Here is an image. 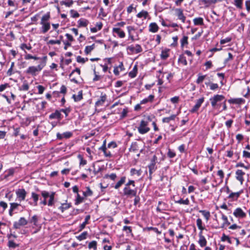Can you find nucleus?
Wrapping results in <instances>:
<instances>
[{"label": "nucleus", "instance_id": "1", "mask_svg": "<svg viewBox=\"0 0 250 250\" xmlns=\"http://www.w3.org/2000/svg\"><path fill=\"white\" fill-rule=\"evenodd\" d=\"M151 122V119L150 116H147L142 120L138 127L139 132L141 134H145L148 132L150 129L148 125Z\"/></svg>", "mask_w": 250, "mask_h": 250}, {"label": "nucleus", "instance_id": "2", "mask_svg": "<svg viewBox=\"0 0 250 250\" xmlns=\"http://www.w3.org/2000/svg\"><path fill=\"white\" fill-rule=\"evenodd\" d=\"M50 19V15L49 14H46L43 15L41 19V24L42 25V32L45 33L47 32L50 28V24L48 21Z\"/></svg>", "mask_w": 250, "mask_h": 250}, {"label": "nucleus", "instance_id": "3", "mask_svg": "<svg viewBox=\"0 0 250 250\" xmlns=\"http://www.w3.org/2000/svg\"><path fill=\"white\" fill-rule=\"evenodd\" d=\"M43 67V65L39 64L37 66H29L26 70V74H30L32 76H36L40 72Z\"/></svg>", "mask_w": 250, "mask_h": 250}, {"label": "nucleus", "instance_id": "4", "mask_svg": "<svg viewBox=\"0 0 250 250\" xmlns=\"http://www.w3.org/2000/svg\"><path fill=\"white\" fill-rule=\"evenodd\" d=\"M155 156H153V159L151 160V163L148 166V171H149V176L148 178L149 179H151L154 176V174H153L154 172L155 171L156 169V167H155Z\"/></svg>", "mask_w": 250, "mask_h": 250}, {"label": "nucleus", "instance_id": "5", "mask_svg": "<svg viewBox=\"0 0 250 250\" xmlns=\"http://www.w3.org/2000/svg\"><path fill=\"white\" fill-rule=\"evenodd\" d=\"M225 97L223 95L217 94L210 98L209 100L211 102V106L215 107L218 102L223 101Z\"/></svg>", "mask_w": 250, "mask_h": 250}, {"label": "nucleus", "instance_id": "6", "mask_svg": "<svg viewBox=\"0 0 250 250\" xmlns=\"http://www.w3.org/2000/svg\"><path fill=\"white\" fill-rule=\"evenodd\" d=\"M174 15L178 17V19L181 21L183 23L185 22L186 17L184 16L183 9L176 8L174 9Z\"/></svg>", "mask_w": 250, "mask_h": 250}, {"label": "nucleus", "instance_id": "7", "mask_svg": "<svg viewBox=\"0 0 250 250\" xmlns=\"http://www.w3.org/2000/svg\"><path fill=\"white\" fill-rule=\"evenodd\" d=\"M233 214L235 217L239 218H244L246 216V213L240 208H236L234 210Z\"/></svg>", "mask_w": 250, "mask_h": 250}, {"label": "nucleus", "instance_id": "8", "mask_svg": "<svg viewBox=\"0 0 250 250\" xmlns=\"http://www.w3.org/2000/svg\"><path fill=\"white\" fill-rule=\"evenodd\" d=\"M27 224V220L24 217H21L18 222L14 223L13 227L16 229H20L21 226H25Z\"/></svg>", "mask_w": 250, "mask_h": 250}, {"label": "nucleus", "instance_id": "9", "mask_svg": "<svg viewBox=\"0 0 250 250\" xmlns=\"http://www.w3.org/2000/svg\"><path fill=\"white\" fill-rule=\"evenodd\" d=\"M204 101V98L202 97L197 100L195 105L190 110L191 113L197 112Z\"/></svg>", "mask_w": 250, "mask_h": 250}, {"label": "nucleus", "instance_id": "10", "mask_svg": "<svg viewBox=\"0 0 250 250\" xmlns=\"http://www.w3.org/2000/svg\"><path fill=\"white\" fill-rule=\"evenodd\" d=\"M124 194L127 196H136L137 191L136 190L132 189L128 186H125L124 189Z\"/></svg>", "mask_w": 250, "mask_h": 250}, {"label": "nucleus", "instance_id": "11", "mask_svg": "<svg viewBox=\"0 0 250 250\" xmlns=\"http://www.w3.org/2000/svg\"><path fill=\"white\" fill-rule=\"evenodd\" d=\"M236 174V179L240 182L241 184H243L244 179L243 178L244 175L245 174V173L242 171L241 169H237L235 172Z\"/></svg>", "mask_w": 250, "mask_h": 250}, {"label": "nucleus", "instance_id": "12", "mask_svg": "<svg viewBox=\"0 0 250 250\" xmlns=\"http://www.w3.org/2000/svg\"><path fill=\"white\" fill-rule=\"evenodd\" d=\"M128 49L133 53H138L142 51V48L139 44L131 45L128 47Z\"/></svg>", "mask_w": 250, "mask_h": 250}, {"label": "nucleus", "instance_id": "13", "mask_svg": "<svg viewBox=\"0 0 250 250\" xmlns=\"http://www.w3.org/2000/svg\"><path fill=\"white\" fill-rule=\"evenodd\" d=\"M49 118L51 120L56 119L59 121H60L62 118V116L60 113V111L56 110L55 112L51 113L49 115Z\"/></svg>", "mask_w": 250, "mask_h": 250}, {"label": "nucleus", "instance_id": "14", "mask_svg": "<svg viewBox=\"0 0 250 250\" xmlns=\"http://www.w3.org/2000/svg\"><path fill=\"white\" fill-rule=\"evenodd\" d=\"M16 194L20 200H24L26 195V192L23 188L19 189L16 191Z\"/></svg>", "mask_w": 250, "mask_h": 250}, {"label": "nucleus", "instance_id": "15", "mask_svg": "<svg viewBox=\"0 0 250 250\" xmlns=\"http://www.w3.org/2000/svg\"><path fill=\"white\" fill-rule=\"evenodd\" d=\"M199 239L198 241V244L201 247H205L207 245V241L205 237L203 235L202 232H200L199 233Z\"/></svg>", "mask_w": 250, "mask_h": 250}, {"label": "nucleus", "instance_id": "16", "mask_svg": "<svg viewBox=\"0 0 250 250\" xmlns=\"http://www.w3.org/2000/svg\"><path fill=\"white\" fill-rule=\"evenodd\" d=\"M106 100V95L104 94H102L100 96V98L95 103V106L97 107L101 106L103 105L104 103Z\"/></svg>", "mask_w": 250, "mask_h": 250}, {"label": "nucleus", "instance_id": "17", "mask_svg": "<svg viewBox=\"0 0 250 250\" xmlns=\"http://www.w3.org/2000/svg\"><path fill=\"white\" fill-rule=\"evenodd\" d=\"M113 33H116L118 36L121 38H123L125 37V33L124 31L122 30L120 28H113L112 30Z\"/></svg>", "mask_w": 250, "mask_h": 250}, {"label": "nucleus", "instance_id": "18", "mask_svg": "<svg viewBox=\"0 0 250 250\" xmlns=\"http://www.w3.org/2000/svg\"><path fill=\"white\" fill-rule=\"evenodd\" d=\"M222 214L221 218L222 220L223 221V223L222 224L221 228H224L225 227H226L230 225V223L229 222L228 217L226 216L225 214L223 213Z\"/></svg>", "mask_w": 250, "mask_h": 250}, {"label": "nucleus", "instance_id": "19", "mask_svg": "<svg viewBox=\"0 0 250 250\" xmlns=\"http://www.w3.org/2000/svg\"><path fill=\"white\" fill-rule=\"evenodd\" d=\"M124 70V65L123 62H120L118 66L115 67L114 68V73L116 75H119L120 71H122Z\"/></svg>", "mask_w": 250, "mask_h": 250}, {"label": "nucleus", "instance_id": "20", "mask_svg": "<svg viewBox=\"0 0 250 250\" xmlns=\"http://www.w3.org/2000/svg\"><path fill=\"white\" fill-rule=\"evenodd\" d=\"M169 49H165L163 50L160 55L161 58L163 60L167 59L169 56Z\"/></svg>", "mask_w": 250, "mask_h": 250}, {"label": "nucleus", "instance_id": "21", "mask_svg": "<svg viewBox=\"0 0 250 250\" xmlns=\"http://www.w3.org/2000/svg\"><path fill=\"white\" fill-rule=\"evenodd\" d=\"M245 102V100L242 98H235L231 99L229 100L230 104H241Z\"/></svg>", "mask_w": 250, "mask_h": 250}, {"label": "nucleus", "instance_id": "22", "mask_svg": "<svg viewBox=\"0 0 250 250\" xmlns=\"http://www.w3.org/2000/svg\"><path fill=\"white\" fill-rule=\"evenodd\" d=\"M78 22L79 27H86L89 23L88 20L82 18L80 19Z\"/></svg>", "mask_w": 250, "mask_h": 250}, {"label": "nucleus", "instance_id": "23", "mask_svg": "<svg viewBox=\"0 0 250 250\" xmlns=\"http://www.w3.org/2000/svg\"><path fill=\"white\" fill-rule=\"evenodd\" d=\"M55 194V193L54 192H52L50 194V196H49V201H48V204H47V205L48 206H52L54 205Z\"/></svg>", "mask_w": 250, "mask_h": 250}, {"label": "nucleus", "instance_id": "24", "mask_svg": "<svg viewBox=\"0 0 250 250\" xmlns=\"http://www.w3.org/2000/svg\"><path fill=\"white\" fill-rule=\"evenodd\" d=\"M73 98L75 102H79L81 101L83 99V91H79L77 95H73Z\"/></svg>", "mask_w": 250, "mask_h": 250}, {"label": "nucleus", "instance_id": "25", "mask_svg": "<svg viewBox=\"0 0 250 250\" xmlns=\"http://www.w3.org/2000/svg\"><path fill=\"white\" fill-rule=\"evenodd\" d=\"M193 23L195 25H203L204 24V20L202 18L199 17L194 18L193 20Z\"/></svg>", "mask_w": 250, "mask_h": 250}, {"label": "nucleus", "instance_id": "26", "mask_svg": "<svg viewBox=\"0 0 250 250\" xmlns=\"http://www.w3.org/2000/svg\"><path fill=\"white\" fill-rule=\"evenodd\" d=\"M199 212L201 213L202 215L204 216L207 221H208L210 217V214L209 211H207L206 210H200Z\"/></svg>", "mask_w": 250, "mask_h": 250}, {"label": "nucleus", "instance_id": "27", "mask_svg": "<svg viewBox=\"0 0 250 250\" xmlns=\"http://www.w3.org/2000/svg\"><path fill=\"white\" fill-rule=\"evenodd\" d=\"M196 224L198 228L200 230V232H202V231L205 229V227L203 226V222L201 219L198 218L197 219Z\"/></svg>", "mask_w": 250, "mask_h": 250}, {"label": "nucleus", "instance_id": "28", "mask_svg": "<svg viewBox=\"0 0 250 250\" xmlns=\"http://www.w3.org/2000/svg\"><path fill=\"white\" fill-rule=\"evenodd\" d=\"M125 177H122L120 180V181H118L117 183L115 185V186H114V188L115 189L119 188L123 184L125 183Z\"/></svg>", "mask_w": 250, "mask_h": 250}, {"label": "nucleus", "instance_id": "29", "mask_svg": "<svg viewBox=\"0 0 250 250\" xmlns=\"http://www.w3.org/2000/svg\"><path fill=\"white\" fill-rule=\"evenodd\" d=\"M148 12L145 10H142L140 12L137 14V17L138 18H142L146 19L148 16Z\"/></svg>", "mask_w": 250, "mask_h": 250}, {"label": "nucleus", "instance_id": "30", "mask_svg": "<svg viewBox=\"0 0 250 250\" xmlns=\"http://www.w3.org/2000/svg\"><path fill=\"white\" fill-rule=\"evenodd\" d=\"M8 5L10 6H12L13 7V10L15 11L18 8V3L12 0H8Z\"/></svg>", "mask_w": 250, "mask_h": 250}, {"label": "nucleus", "instance_id": "31", "mask_svg": "<svg viewBox=\"0 0 250 250\" xmlns=\"http://www.w3.org/2000/svg\"><path fill=\"white\" fill-rule=\"evenodd\" d=\"M176 117V115L173 114L168 117L164 118L162 121L163 123H168L170 121L174 120Z\"/></svg>", "mask_w": 250, "mask_h": 250}, {"label": "nucleus", "instance_id": "32", "mask_svg": "<svg viewBox=\"0 0 250 250\" xmlns=\"http://www.w3.org/2000/svg\"><path fill=\"white\" fill-rule=\"evenodd\" d=\"M167 207V205L165 203L159 201L158 205L157 206V210H165Z\"/></svg>", "mask_w": 250, "mask_h": 250}, {"label": "nucleus", "instance_id": "33", "mask_svg": "<svg viewBox=\"0 0 250 250\" xmlns=\"http://www.w3.org/2000/svg\"><path fill=\"white\" fill-rule=\"evenodd\" d=\"M95 48V44H93L90 46H86L85 48L84 52L85 54L87 55L89 54Z\"/></svg>", "mask_w": 250, "mask_h": 250}, {"label": "nucleus", "instance_id": "34", "mask_svg": "<svg viewBox=\"0 0 250 250\" xmlns=\"http://www.w3.org/2000/svg\"><path fill=\"white\" fill-rule=\"evenodd\" d=\"M130 173L131 175H136L138 177H139L141 175L142 171L141 169L137 170L135 168H131Z\"/></svg>", "mask_w": 250, "mask_h": 250}, {"label": "nucleus", "instance_id": "35", "mask_svg": "<svg viewBox=\"0 0 250 250\" xmlns=\"http://www.w3.org/2000/svg\"><path fill=\"white\" fill-rule=\"evenodd\" d=\"M243 0H234V5L239 9L242 8Z\"/></svg>", "mask_w": 250, "mask_h": 250}, {"label": "nucleus", "instance_id": "36", "mask_svg": "<svg viewBox=\"0 0 250 250\" xmlns=\"http://www.w3.org/2000/svg\"><path fill=\"white\" fill-rule=\"evenodd\" d=\"M181 47L188 44V37L184 36L182 39L180 40Z\"/></svg>", "mask_w": 250, "mask_h": 250}, {"label": "nucleus", "instance_id": "37", "mask_svg": "<svg viewBox=\"0 0 250 250\" xmlns=\"http://www.w3.org/2000/svg\"><path fill=\"white\" fill-rule=\"evenodd\" d=\"M176 203H178L179 204H184L188 205L189 204V201L188 198H187L185 200H183L182 199H180L179 200L175 201Z\"/></svg>", "mask_w": 250, "mask_h": 250}, {"label": "nucleus", "instance_id": "38", "mask_svg": "<svg viewBox=\"0 0 250 250\" xmlns=\"http://www.w3.org/2000/svg\"><path fill=\"white\" fill-rule=\"evenodd\" d=\"M241 193V191L237 192H231L229 196V198L233 199L235 198L237 199L239 196L240 194Z\"/></svg>", "mask_w": 250, "mask_h": 250}, {"label": "nucleus", "instance_id": "39", "mask_svg": "<svg viewBox=\"0 0 250 250\" xmlns=\"http://www.w3.org/2000/svg\"><path fill=\"white\" fill-rule=\"evenodd\" d=\"M31 197H32V199H33V201L34 202V205L37 206V202L39 200V195L35 192H32Z\"/></svg>", "mask_w": 250, "mask_h": 250}, {"label": "nucleus", "instance_id": "40", "mask_svg": "<svg viewBox=\"0 0 250 250\" xmlns=\"http://www.w3.org/2000/svg\"><path fill=\"white\" fill-rule=\"evenodd\" d=\"M87 235V232L86 231H84L82 233H81L80 235L77 236L76 237L79 241H82L84 240L86 238V236Z\"/></svg>", "mask_w": 250, "mask_h": 250}, {"label": "nucleus", "instance_id": "41", "mask_svg": "<svg viewBox=\"0 0 250 250\" xmlns=\"http://www.w3.org/2000/svg\"><path fill=\"white\" fill-rule=\"evenodd\" d=\"M138 150V144L136 142H134L132 143L131 145V146L129 148L130 151L135 152L136 150Z\"/></svg>", "mask_w": 250, "mask_h": 250}, {"label": "nucleus", "instance_id": "42", "mask_svg": "<svg viewBox=\"0 0 250 250\" xmlns=\"http://www.w3.org/2000/svg\"><path fill=\"white\" fill-rule=\"evenodd\" d=\"M221 240L222 241H223V242H225V241H228V242L229 243V244H231L232 242H231V241L230 239V238L226 235L225 234L223 233L222 234V236L221 237Z\"/></svg>", "mask_w": 250, "mask_h": 250}, {"label": "nucleus", "instance_id": "43", "mask_svg": "<svg viewBox=\"0 0 250 250\" xmlns=\"http://www.w3.org/2000/svg\"><path fill=\"white\" fill-rule=\"evenodd\" d=\"M70 205L69 204H62L61 206L59 207V209L61 210L62 212H63L65 210L69 208H70Z\"/></svg>", "mask_w": 250, "mask_h": 250}, {"label": "nucleus", "instance_id": "44", "mask_svg": "<svg viewBox=\"0 0 250 250\" xmlns=\"http://www.w3.org/2000/svg\"><path fill=\"white\" fill-rule=\"evenodd\" d=\"M89 219H90V215H87L85 217V221L80 226V229L81 230L85 228V225L87 224L88 221L89 220Z\"/></svg>", "mask_w": 250, "mask_h": 250}, {"label": "nucleus", "instance_id": "45", "mask_svg": "<svg viewBox=\"0 0 250 250\" xmlns=\"http://www.w3.org/2000/svg\"><path fill=\"white\" fill-rule=\"evenodd\" d=\"M149 31L155 33L156 32V23L155 22L151 23L149 26Z\"/></svg>", "mask_w": 250, "mask_h": 250}, {"label": "nucleus", "instance_id": "46", "mask_svg": "<svg viewBox=\"0 0 250 250\" xmlns=\"http://www.w3.org/2000/svg\"><path fill=\"white\" fill-rule=\"evenodd\" d=\"M178 62L185 65L187 64V61L186 60V57L182 55L180 56L178 59Z\"/></svg>", "mask_w": 250, "mask_h": 250}, {"label": "nucleus", "instance_id": "47", "mask_svg": "<svg viewBox=\"0 0 250 250\" xmlns=\"http://www.w3.org/2000/svg\"><path fill=\"white\" fill-rule=\"evenodd\" d=\"M206 75H201L200 74L198 75V77L196 81V83L198 84L202 83L203 81L205 80Z\"/></svg>", "mask_w": 250, "mask_h": 250}, {"label": "nucleus", "instance_id": "48", "mask_svg": "<svg viewBox=\"0 0 250 250\" xmlns=\"http://www.w3.org/2000/svg\"><path fill=\"white\" fill-rule=\"evenodd\" d=\"M92 193L93 192L89 187H87L86 190L83 192V194L85 197L91 196Z\"/></svg>", "mask_w": 250, "mask_h": 250}, {"label": "nucleus", "instance_id": "49", "mask_svg": "<svg viewBox=\"0 0 250 250\" xmlns=\"http://www.w3.org/2000/svg\"><path fill=\"white\" fill-rule=\"evenodd\" d=\"M88 248L89 249H93L96 250L97 249V242L95 241H92L89 243Z\"/></svg>", "mask_w": 250, "mask_h": 250}, {"label": "nucleus", "instance_id": "50", "mask_svg": "<svg viewBox=\"0 0 250 250\" xmlns=\"http://www.w3.org/2000/svg\"><path fill=\"white\" fill-rule=\"evenodd\" d=\"M7 245L9 248L12 249H14L18 246L13 240H9Z\"/></svg>", "mask_w": 250, "mask_h": 250}, {"label": "nucleus", "instance_id": "51", "mask_svg": "<svg viewBox=\"0 0 250 250\" xmlns=\"http://www.w3.org/2000/svg\"><path fill=\"white\" fill-rule=\"evenodd\" d=\"M83 197H81V196L79 194H77V198L75 200V205H78L79 204L82 203L83 201Z\"/></svg>", "mask_w": 250, "mask_h": 250}, {"label": "nucleus", "instance_id": "52", "mask_svg": "<svg viewBox=\"0 0 250 250\" xmlns=\"http://www.w3.org/2000/svg\"><path fill=\"white\" fill-rule=\"evenodd\" d=\"M41 194L42 196L43 197L44 200H46V199L50 196V193L48 191L45 190L42 191Z\"/></svg>", "mask_w": 250, "mask_h": 250}, {"label": "nucleus", "instance_id": "53", "mask_svg": "<svg viewBox=\"0 0 250 250\" xmlns=\"http://www.w3.org/2000/svg\"><path fill=\"white\" fill-rule=\"evenodd\" d=\"M29 89V85L27 83H24L22 86L20 88V90L23 91H27Z\"/></svg>", "mask_w": 250, "mask_h": 250}, {"label": "nucleus", "instance_id": "54", "mask_svg": "<svg viewBox=\"0 0 250 250\" xmlns=\"http://www.w3.org/2000/svg\"><path fill=\"white\" fill-rule=\"evenodd\" d=\"M231 40H232L231 37H227L226 39L221 40L220 43L221 44H224L225 43L230 42L231 41Z\"/></svg>", "mask_w": 250, "mask_h": 250}, {"label": "nucleus", "instance_id": "55", "mask_svg": "<svg viewBox=\"0 0 250 250\" xmlns=\"http://www.w3.org/2000/svg\"><path fill=\"white\" fill-rule=\"evenodd\" d=\"M167 156L168 157L172 158L176 156V153L174 151L171 150L170 149H168Z\"/></svg>", "mask_w": 250, "mask_h": 250}, {"label": "nucleus", "instance_id": "56", "mask_svg": "<svg viewBox=\"0 0 250 250\" xmlns=\"http://www.w3.org/2000/svg\"><path fill=\"white\" fill-rule=\"evenodd\" d=\"M117 177L116 174L115 173H111L110 175L106 174L104 176V178H109L112 180H115L116 178Z\"/></svg>", "mask_w": 250, "mask_h": 250}, {"label": "nucleus", "instance_id": "57", "mask_svg": "<svg viewBox=\"0 0 250 250\" xmlns=\"http://www.w3.org/2000/svg\"><path fill=\"white\" fill-rule=\"evenodd\" d=\"M217 175L220 177L221 182H223V178L224 177V173L222 170H219L217 171Z\"/></svg>", "mask_w": 250, "mask_h": 250}, {"label": "nucleus", "instance_id": "58", "mask_svg": "<svg viewBox=\"0 0 250 250\" xmlns=\"http://www.w3.org/2000/svg\"><path fill=\"white\" fill-rule=\"evenodd\" d=\"M72 133L69 131L64 132L63 133V138H69L72 137Z\"/></svg>", "mask_w": 250, "mask_h": 250}, {"label": "nucleus", "instance_id": "59", "mask_svg": "<svg viewBox=\"0 0 250 250\" xmlns=\"http://www.w3.org/2000/svg\"><path fill=\"white\" fill-rule=\"evenodd\" d=\"M78 158H79L80 159V165L84 166L86 164L87 161L85 160H84L81 155H78Z\"/></svg>", "mask_w": 250, "mask_h": 250}, {"label": "nucleus", "instance_id": "60", "mask_svg": "<svg viewBox=\"0 0 250 250\" xmlns=\"http://www.w3.org/2000/svg\"><path fill=\"white\" fill-rule=\"evenodd\" d=\"M219 88V85L217 83H211L210 84V89L212 90H215Z\"/></svg>", "mask_w": 250, "mask_h": 250}, {"label": "nucleus", "instance_id": "61", "mask_svg": "<svg viewBox=\"0 0 250 250\" xmlns=\"http://www.w3.org/2000/svg\"><path fill=\"white\" fill-rule=\"evenodd\" d=\"M21 48L22 50H24L25 49H26L28 50H30L31 49L32 47L30 45L28 46L26 44L22 43L21 45Z\"/></svg>", "mask_w": 250, "mask_h": 250}, {"label": "nucleus", "instance_id": "62", "mask_svg": "<svg viewBox=\"0 0 250 250\" xmlns=\"http://www.w3.org/2000/svg\"><path fill=\"white\" fill-rule=\"evenodd\" d=\"M38 222V218L36 215H34L32 218L31 219L30 222L33 223L34 225H37V223Z\"/></svg>", "mask_w": 250, "mask_h": 250}, {"label": "nucleus", "instance_id": "63", "mask_svg": "<svg viewBox=\"0 0 250 250\" xmlns=\"http://www.w3.org/2000/svg\"><path fill=\"white\" fill-rule=\"evenodd\" d=\"M20 205V204H18V203H10V208L14 210V209H16Z\"/></svg>", "mask_w": 250, "mask_h": 250}, {"label": "nucleus", "instance_id": "64", "mask_svg": "<svg viewBox=\"0 0 250 250\" xmlns=\"http://www.w3.org/2000/svg\"><path fill=\"white\" fill-rule=\"evenodd\" d=\"M245 5L247 10L248 12L250 11V0H246L245 2Z\"/></svg>", "mask_w": 250, "mask_h": 250}]
</instances>
